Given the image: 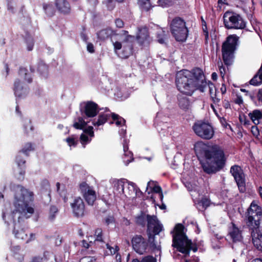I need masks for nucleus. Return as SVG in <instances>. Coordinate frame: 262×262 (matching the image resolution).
Returning <instances> with one entry per match:
<instances>
[{"instance_id":"obj_1","label":"nucleus","mask_w":262,"mask_h":262,"mask_svg":"<svg viewBox=\"0 0 262 262\" xmlns=\"http://www.w3.org/2000/svg\"><path fill=\"white\" fill-rule=\"evenodd\" d=\"M194 149L205 172L215 173L224 167L226 158L220 147L214 145L207 149L203 142H198L194 144Z\"/></svg>"},{"instance_id":"obj_2","label":"nucleus","mask_w":262,"mask_h":262,"mask_svg":"<svg viewBox=\"0 0 262 262\" xmlns=\"http://www.w3.org/2000/svg\"><path fill=\"white\" fill-rule=\"evenodd\" d=\"M176 82L178 90L188 96L192 95L196 90L203 92L207 86L203 72L199 68L179 71L177 74Z\"/></svg>"},{"instance_id":"obj_3","label":"nucleus","mask_w":262,"mask_h":262,"mask_svg":"<svg viewBox=\"0 0 262 262\" xmlns=\"http://www.w3.org/2000/svg\"><path fill=\"white\" fill-rule=\"evenodd\" d=\"M246 223L249 229L251 230L252 242L254 246L259 251H262V234L257 233L255 237L254 231L256 232L260 227L262 219V210L260 206L252 202L245 213Z\"/></svg>"},{"instance_id":"obj_4","label":"nucleus","mask_w":262,"mask_h":262,"mask_svg":"<svg viewBox=\"0 0 262 262\" xmlns=\"http://www.w3.org/2000/svg\"><path fill=\"white\" fill-rule=\"evenodd\" d=\"M184 226L182 224L176 225L172 237V247L177 249V250L185 255L189 256L190 252L192 250L194 253L196 252L199 246L196 240L192 242L188 239L187 236L184 232Z\"/></svg>"},{"instance_id":"obj_5","label":"nucleus","mask_w":262,"mask_h":262,"mask_svg":"<svg viewBox=\"0 0 262 262\" xmlns=\"http://www.w3.org/2000/svg\"><path fill=\"white\" fill-rule=\"evenodd\" d=\"M112 193L115 196H140L142 192L135 183L125 179H112L110 180Z\"/></svg>"},{"instance_id":"obj_6","label":"nucleus","mask_w":262,"mask_h":262,"mask_svg":"<svg viewBox=\"0 0 262 262\" xmlns=\"http://www.w3.org/2000/svg\"><path fill=\"white\" fill-rule=\"evenodd\" d=\"M126 31H123L118 36L119 40L113 41L115 52L122 58H127L132 53V48L130 42L134 36L128 35Z\"/></svg>"},{"instance_id":"obj_7","label":"nucleus","mask_w":262,"mask_h":262,"mask_svg":"<svg viewBox=\"0 0 262 262\" xmlns=\"http://www.w3.org/2000/svg\"><path fill=\"white\" fill-rule=\"evenodd\" d=\"M238 37L235 34L228 36L222 47L223 60L225 64L229 66L233 61L234 53L237 45Z\"/></svg>"},{"instance_id":"obj_8","label":"nucleus","mask_w":262,"mask_h":262,"mask_svg":"<svg viewBox=\"0 0 262 262\" xmlns=\"http://www.w3.org/2000/svg\"><path fill=\"white\" fill-rule=\"evenodd\" d=\"M224 24L228 29H243L246 23L241 16L232 11H227L223 15Z\"/></svg>"},{"instance_id":"obj_9","label":"nucleus","mask_w":262,"mask_h":262,"mask_svg":"<svg viewBox=\"0 0 262 262\" xmlns=\"http://www.w3.org/2000/svg\"><path fill=\"white\" fill-rule=\"evenodd\" d=\"M170 30L175 39L178 41H185L188 36V29L185 21L180 18H175L170 24Z\"/></svg>"},{"instance_id":"obj_10","label":"nucleus","mask_w":262,"mask_h":262,"mask_svg":"<svg viewBox=\"0 0 262 262\" xmlns=\"http://www.w3.org/2000/svg\"><path fill=\"white\" fill-rule=\"evenodd\" d=\"M131 242L134 250L140 255L149 252L151 247L156 246L154 242L150 243L149 239L144 238L141 235L134 236Z\"/></svg>"},{"instance_id":"obj_11","label":"nucleus","mask_w":262,"mask_h":262,"mask_svg":"<svg viewBox=\"0 0 262 262\" xmlns=\"http://www.w3.org/2000/svg\"><path fill=\"white\" fill-rule=\"evenodd\" d=\"M193 129L197 136L204 139H210L214 134L213 127L209 123L202 121L196 122L193 125Z\"/></svg>"},{"instance_id":"obj_12","label":"nucleus","mask_w":262,"mask_h":262,"mask_svg":"<svg viewBox=\"0 0 262 262\" xmlns=\"http://www.w3.org/2000/svg\"><path fill=\"white\" fill-rule=\"evenodd\" d=\"M147 231L149 238L154 239L155 235H158L163 230V226L155 215H146Z\"/></svg>"},{"instance_id":"obj_13","label":"nucleus","mask_w":262,"mask_h":262,"mask_svg":"<svg viewBox=\"0 0 262 262\" xmlns=\"http://www.w3.org/2000/svg\"><path fill=\"white\" fill-rule=\"evenodd\" d=\"M230 172L234 177L239 191L244 192L246 190V184L243 170L240 166L235 165L231 167Z\"/></svg>"},{"instance_id":"obj_14","label":"nucleus","mask_w":262,"mask_h":262,"mask_svg":"<svg viewBox=\"0 0 262 262\" xmlns=\"http://www.w3.org/2000/svg\"><path fill=\"white\" fill-rule=\"evenodd\" d=\"M15 198L14 206L16 211L25 214L34 213V208L30 205V202L25 200L26 198Z\"/></svg>"},{"instance_id":"obj_15","label":"nucleus","mask_w":262,"mask_h":262,"mask_svg":"<svg viewBox=\"0 0 262 262\" xmlns=\"http://www.w3.org/2000/svg\"><path fill=\"white\" fill-rule=\"evenodd\" d=\"M81 112L88 118L96 116L99 111L98 105L93 101H86L81 104Z\"/></svg>"},{"instance_id":"obj_16","label":"nucleus","mask_w":262,"mask_h":262,"mask_svg":"<svg viewBox=\"0 0 262 262\" xmlns=\"http://www.w3.org/2000/svg\"><path fill=\"white\" fill-rule=\"evenodd\" d=\"M228 235L233 243L240 242L243 239L242 231L241 230L235 225L231 222L228 227Z\"/></svg>"},{"instance_id":"obj_17","label":"nucleus","mask_w":262,"mask_h":262,"mask_svg":"<svg viewBox=\"0 0 262 262\" xmlns=\"http://www.w3.org/2000/svg\"><path fill=\"white\" fill-rule=\"evenodd\" d=\"M73 213L75 217H82L84 214L85 205L81 198L75 199L74 202L71 203Z\"/></svg>"},{"instance_id":"obj_18","label":"nucleus","mask_w":262,"mask_h":262,"mask_svg":"<svg viewBox=\"0 0 262 262\" xmlns=\"http://www.w3.org/2000/svg\"><path fill=\"white\" fill-rule=\"evenodd\" d=\"M146 191L148 194L152 195H158L159 196H163V193L161 187L158 183L154 181L148 182L146 187Z\"/></svg>"},{"instance_id":"obj_19","label":"nucleus","mask_w":262,"mask_h":262,"mask_svg":"<svg viewBox=\"0 0 262 262\" xmlns=\"http://www.w3.org/2000/svg\"><path fill=\"white\" fill-rule=\"evenodd\" d=\"M193 201L196 208L201 211L205 210L211 204L209 198H195Z\"/></svg>"},{"instance_id":"obj_20","label":"nucleus","mask_w":262,"mask_h":262,"mask_svg":"<svg viewBox=\"0 0 262 262\" xmlns=\"http://www.w3.org/2000/svg\"><path fill=\"white\" fill-rule=\"evenodd\" d=\"M94 136V133L92 126H89L83 130V133L81 135L80 138V142L83 147H84L86 144L91 142Z\"/></svg>"},{"instance_id":"obj_21","label":"nucleus","mask_w":262,"mask_h":262,"mask_svg":"<svg viewBox=\"0 0 262 262\" xmlns=\"http://www.w3.org/2000/svg\"><path fill=\"white\" fill-rule=\"evenodd\" d=\"M123 155L122 159L125 165H127L134 160L133 154L128 150V142L126 140L123 143Z\"/></svg>"},{"instance_id":"obj_22","label":"nucleus","mask_w":262,"mask_h":262,"mask_svg":"<svg viewBox=\"0 0 262 262\" xmlns=\"http://www.w3.org/2000/svg\"><path fill=\"white\" fill-rule=\"evenodd\" d=\"M136 37L141 43L148 42L149 37L147 28L145 27L139 28Z\"/></svg>"},{"instance_id":"obj_23","label":"nucleus","mask_w":262,"mask_h":262,"mask_svg":"<svg viewBox=\"0 0 262 262\" xmlns=\"http://www.w3.org/2000/svg\"><path fill=\"white\" fill-rule=\"evenodd\" d=\"M55 6L60 12L67 13L70 10V7L69 3L66 0H56Z\"/></svg>"},{"instance_id":"obj_24","label":"nucleus","mask_w":262,"mask_h":262,"mask_svg":"<svg viewBox=\"0 0 262 262\" xmlns=\"http://www.w3.org/2000/svg\"><path fill=\"white\" fill-rule=\"evenodd\" d=\"M79 188L81 192L84 196H95L96 192L86 183L83 182L80 184Z\"/></svg>"},{"instance_id":"obj_25","label":"nucleus","mask_w":262,"mask_h":262,"mask_svg":"<svg viewBox=\"0 0 262 262\" xmlns=\"http://www.w3.org/2000/svg\"><path fill=\"white\" fill-rule=\"evenodd\" d=\"M249 116L255 125L258 124L262 121V112L255 110L249 114Z\"/></svg>"},{"instance_id":"obj_26","label":"nucleus","mask_w":262,"mask_h":262,"mask_svg":"<svg viewBox=\"0 0 262 262\" xmlns=\"http://www.w3.org/2000/svg\"><path fill=\"white\" fill-rule=\"evenodd\" d=\"M13 233L14 234L15 237L18 239H20L25 241L27 239L28 234L26 233L24 228L16 229V225H15Z\"/></svg>"},{"instance_id":"obj_27","label":"nucleus","mask_w":262,"mask_h":262,"mask_svg":"<svg viewBox=\"0 0 262 262\" xmlns=\"http://www.w3.org/2000/svg\"><path fill=\"white\" fill-rule=\"evenodd\" d=\"M110 117V114L107 112L103 114H101L99 116L97 120H94L93 121V124L95 126H99L103 125L107 121L108 117Z\"/></svg>"},{"instance_id":"obj_28","label":"nucleus","mask_w":262,"mask_h":262,"mask_svg":"<svg viewBox=\"0 0 262 262\" xmlns=\"http://www.w3.org/2000/svg\"><path fill=\"white\" fill-rule=\"evenodd\" d=\"M16 194L21 196H32L33 193L32 191L21 186H17L15 189Z\"/></svg>"},{"instance_id":"obj_29","label":"nucleus","mask_w":262,"mask_h":262,"mask_svg":"<svg viewBox=\"0 0 262 262\" xmlns=\"http://www.w3.org/2000/svg\"><path fill=\"white\" fill-rule=\"evenodd\" d=\"M89 122L86 118L79 117L77 120H75L73 126L77 129H82L85 127L87 123Z\"/></svg>"},{"instance_id":"obj_30","label":"nucleus","mask_w":262,"mask_h":262,"mask_svg":"<svg viewBox=\"0 0 262 262\" xmlns=\"http://www.w3.org/2000/svg\"><path fill=\"white\" fill-rule=\"evenodd\" d=\"M135 220L137 225L144 226L146 221V215L143 211H141L140 214L136 217Z\"/></svg>"},{"instance_id":"obj_31","label":"nucleus","mask_w":262,"mask_h":262,"mask_svg":"<svg viewBox=\"0 0 262 262\" xmlns=\"http://www.w3.org/2000/svg\"><path fill=\"white\" fill-rule=\"evenodd\" d=\"M207 85H208V86L209 88L210 94V96H211L212 100L214 102H219V99L216 98V89H215V86L214 85V84L210 82L209 83L207 82Z\"/></svg>"},{"instance_id":"obj_32","label":"nucleus","mask_w":262,"mask_h":262,"mask_svg":"<svg viewBox=\"0 0 262 262\" xmlns=\"http://www.w3.org/2000/svg\"><path fill=\"white\" fill-rule=\"evenodd\" d=\"M112 117L117 126H122L124 125L125 121L123 118L114 113L112 114Z\"/></svg>"},{"instance_id":"obj_33","label":"nucleus","mask_w":262,"mask_h":262,"mask_svg":"<svg viewBox=\"0 0 262 262\" xmlns=\"http://www.w3.org/2000/svg\"><path fill=\"white\" fill-rule=\"evenodd\" d=\"M138 4L142 9L145 10H148L151 7L149 0H138Z\"/></svg>"},{"instance_id":"obj_34","label":"nucleus","mask_w":262,"mask_h":262,"mask_svg":"<svg viewBox=\"0 0 262 262\" xmlns=\"http://www.w3.org/2000/svg\"><path fill=\"white\" fill-rule=\"evenodd\" d=\"M58 212V208L54 205L50 207L49 219L52 221L55 219L56 213Z\"/></svg>"},{"instance_id":"obj_35","label":"nucleus","mask_w":262,"mask_h":262,"mask_svg":"<svg viewBox=\"0 0 262 262\" xmlns=\"http://www.w3.org/2000/svg\"><path fill=\"white\" fill-rule=\"evenodd\" d=\"M139 262H157V260L156 258L152 255H148L140 258Z\"/></svg>"},{"instance_id":"obj_36","label":"nucleus","mask_w":262,"mask_h":262,"mask_svg":"<svg viewBox=\"0 0 262 262\" xmlns=\"http://www.w3.org/2000/svg\"><path fill=\"white\" fill-rule=\"evenodd\" d=\"M94 235L96 236L95 241L103 242L102 230L101 228H97L95 231Z\"/></svg>"},{"instance_id":"obj_37","label":"nucleus","mask_w":262,"mask_h":262,"mask_svg":"<svg viewBox=\"0 0 262 262\" xmlns=\"http://www.w3.org/2000/svg\"><path fill=\"white\" fill-rule=\"evenodd\" d=\"M180 106L183 109L187 108L190 105V102L186 98H183L179 100Z\"/></svg>"},{"instance_id":"obj_38","label":"nucleus","mask_w":262,"mask_h":262,"mask_svg":"<svg viewBox=\"0 0 262 262\" xmlns=\"http://www.w3.org/2000/svg\"><path fill=\"white\" fill-rule=\"evenodd\" d=\"M66 140L70 147H75L77 144V140L73 136L67 138Z\"/></svg>"},{"instance_id":"obj_39","label":"nucleus","mask_w":262,"mask_h":262,"mask_svg":"<svg viewBox=\"0 0 262 262\" xmlns=\"http://www.w3.org/2000/svg\"><path fill=\"white\" fill-rule=\"evenodd\" d=\"M106 247H107V249L108 250V251L106 252L107 255L115 254H116L118 252V251L119 250V247L117 246H116L115 248H114L113 247H112L110 245H109L108 244H106Z\"/></svg>"},{"instance_id":"obj_40","label":"nucleus","mask_w":262,"mask_h":262,"mask_svg":"<svg viewBox=\"0 0 262 262\" xmlns=\"http://www.w3.org/2000/svg\"><path fill=\"white\" fill-rule=\"evenodd\" d=\"M174 2L173 0H159L158 3L160 6L162 7H166L171 6Z\"/></svg>"},{"instance_id":"obj_41","label":"nucleus","mask_w":262,"mask_h":262,"mask_svg":"<svg viewBox=\"0 0 262 262\" xmlns=\"http://www.w3.org/2000/svg\"><path fill=\"white\" fill-rule=\"evenodd\" d=\"M185 187L187 188L189 191L196 190L197 186L195 184L192 183L190 182L186 181L184 182Z\"/></svg>"},{"instance_id":"obj_42","label":"nucleus","mask_w":262,"mask_h":262,"mask_svg":"<svg viewBox=\"0 0 262 262\" xmlns=\"http://www.w3.org/2000/svg\"><path fill=\"white\" fill-rule=\"evenodd\" d=\"M21 86H20L19 82L17 81L14 83V93L16 96L19 97L21 96L20 91H21Z\"/></svg>"},{"instance_id":"obj_43","label":"nucleus","mask_w":262,"mask_h":262,"mask_svg":"<svg viewBox=\"0 0 262 262\" xmlns=\"http://www.w3.org/2000/svg\"><path fill=\"white\" fill-rule=\"evenodd\" d=\"M43 9L46 13L49 15L52 14L53 9L52 6L50 4H45L43 5Z\"/></svg>"},{"instance_id":"obj_44","label":"nucleus","mask_w":262,"mask_h":262,"mask_svg":"<svg viewBox=\"0 0 262 262\" xmlns=\"http://www.w3.org/2000/svg\"><path fill=\"white\" fill-rule=\"evenodd\" d=\"M33 149V147L31 143H27L25 147L21 149V152L25 154H27V152Z\"/></svg>"},{"instance_id":"obj_45","label":"nucleus","mask_w":262,"mask_h":262,"mask_svg":"<svg viewBox=\"0 0 262 262\" xmlns=\"http://www.w3.org/2000/svg\"><path fill=\"white\" fill-rule=\"evenodd\" d=\"M98 37L100 39H104L108 36V34L106 30H101L98 33Z\"/></svg>"},{"instance_id":"obj_46","label":"nucleus","mask_w":262,"mask_h":262,"mask_svg":"<svg viewBox=\"0 0 262 262\" xmlns=\"http://www.w3.org/2000/svg\"><path fill=\"white\" fill-rule=\"evenodd\" d=\"M251 132L254 136H255L257 138H258V136H259V131L258 127L256 126H252Z\"/></svg>"},{"instance_id":"obj_47","label":"nucleus","mask_w":262,"mask_h":262,"mask_svg":"<svg viewBox=\"0 0 262 262\" xmlns=\"http://www.w3.org/2000/svg\"><path fill=\"white\" fill-rule=\"evenodd\" d=\"M27 70L26 69H21L19 71V74L21 76L25 75V79H27V81L30 82L31 81V78L30 77H28V74L26 73Z\"/></svg>"},{"instance_id":"obj_48","label":"nucleus","mask_w":262,"mask_h":262,"mask_svg":"<svg viewBox=\"0 0 262 262\" xmlns=\"http://www.w3.org/2000/svg\"><path fill=\"white\" fill-rule=\"evenodd\" d=\"M20 250V246H14L11 247V251L13 253L14 256L18 254Z\"/></svg>"},{"instance_id":"obj_49","label":"nucleus","mask_w":262,"mask_h":262,"mask_svg":"<svg viewBox=\"0 0 262 262\" xmlns=\"http://www.w3.org/2000/svg\"><path fill=\"white\" fill-rule=\"evenodd\" d=\"M87 51L91 53H93L95 52L94 46L93 43L88 42L86 46Z\"/></svg>"},{"instance_id":"obj_50","label":"nucleus","mask_w":262,"mask_h":262,"mask_svg":"<svg viewBox=\"0 0 262 262\" xmlns=\"http://www.w3.org/2000/svg\"><path fill=\"white\" fill-rule=\"evenodd\" d=\"M220 122H221L222 126L224 128H229L230 129H231V127H230V125L227 122V121L225 118H221Z\"/></svg>"},{"instance_id":"obj_51","label":"nucleus","mask_w":262,"mask_h":262,"mask_svg":"<svg viewBox=\"0 0 262 262\" xmlns=\"http://www.w3.org/2000/svg\"><path fill=\"white\" fill-rule=\"evenodd\" d=\"M87 202V203L90 205H93L94 202L96 200L97 198H84Z\"/></svg>"},{"instance_id":"obj_52","label":"nucleus","mask_w":262,"mask_h":262,"mask_svg":"<svg viewBox=\"0 0 262 262\" xmlns=\"http://www.w3.org/2000/svg\"><path fill=\"white\" fill-rule=\"evenodd\" d=\"M241 91L246 93V95L249 96L252 100L254 99V94H251L248 91H247L246 89H241Z\"/></svg>"},{"instance_id":"obj_53","label":"nucleus","mask_w":262,"mask_h":262,"mask_svg":"<svg viewBox=\"0 0 262 262\" xmlns=\"http://www.w3.org/2000/svg\"><path fill=\"white\" fill-rule=\"evenodd\" d=\"M115 24L118 28H122L124 25L123 21L120 19H117L115 21Z\"/></svg>"},{"instance_id":"obj_54","label":"nucleus","mask_w":262,"mask_h":262,"mask_svg":"<svg viewBox=\"0 0 262 262\" xmlns=\"http://www.w3.org/2000/svg\"><path fill=\"white\" fill-rule=\"evenodd\" d=\"M114 217L110 216L105 219V222L107 225H108L111 223H112L114 222Z\"/></svg>"},{"instance_id":"obj_55","label":"nucleus","mask_w":262,"mask_h":262,"mask_svg":"<svg viewBox=\"0 0 262 262\" xmlns=\"http://www.w3.org/2000/svg\"><path fill=\"white\" fill-rule=\"evenodd\" d=\"M35 238V234L34 233H32L30 234V237L28 238H27V239H26V243H29L31 241L34 240Z\"/></svg>"},{"instance_id":"obj_56","label":"nucleus","mask_w":262,"mask_h":262,"mask_svg":"<svg viewBox=\"0 0 262 262\" xmlns=\"http://www.w3.org/2000/svg\"><path fill=\"white\" fill-rule=\"evenodd\" d=\"M82 246L86 249H88L90 247V244L84 239L82 240Z\"/></svg>"},{"instance_id":"obj_57","label":"nucleus","mask_w":262,"mask_h":262,"mask_svg":"<svg viewBox=\"0 0 262 262\" xmlns=\"http://www.w3.org/2000/svg\"><path fill=\"white\" fill-rule=\"evenodd\" d=\"M219 70H220L221 75L222 77L223 78L225 75V68L223 67V66H220Z\"/></svg>"},{"instance_id":"obj_58","label":"nucleus","mask_w":262,"mask_h":262,"mask_svg":"<svg viewBox=\"0 0 262 262\" xmlns=\"http://www.w3.org/2000/svg\"><path fill=\"white\" fill-rule=\"evenodd\" d=\"M257 99L259 101L262 102V89H260L257 94Z\"/></svg>"},{"instance_id":"obj_59","label":"nucleus","mask_w":262,"mask_h":262,"mask_svg":"<svg viewBox=\"0 0 262 262\" xmlns=\"http://www.w3.org/2000/svg\"><path fill=\"white\" fill-rule=\"evenodd\" d=\"M42 258L40 257H34L31 262H41Z\"/></svg>"},{"instance_id":"obj_60","label":"nucleus","mask_w":262,"mask_h":262,"mask_svg":"<svg viewBox=\"0 0 262 262\" xmlns=\"http://www.w3.org/2000/svg\"><path fill=\"white\" fill-rule=\"evenodd\" d=\"M235 103L239 105L243 104V100L242 97H237V98L235 100Z\"/></svg>"},{"instance_id":"obj_61","label":"nucleus","mask_w":262,"mask_h":262,"mask_svg":"<svg viewBox=\"0 0 262 262\" xmlns=\"http://www.w3.org/2000/svg\"><path fill=\"white\" fill-rule=\"evenodd\" d=\"M115 258L116 262H121V256L118 252L116 254Z\"/></svg>"},{"instance_id":"obj_62","label":"nucleus","mask_w":262,"mask_h":262,"mask_svg":"<svg viewBox=\"0 0 262 262\" xmlns=\"http://www.w3.org/2000/svg\"><path fill=\"white\" fill-rule=\"evenodd\" d=\"M47 70V67L46 65L42 64H41L39 67H38V70L39 71L42 70V71H46Z\"/></svg>"},{"instance_id":"obj_63","label":"nucleus","mask_w":262,"mask_h":262,"mask_svg":"<svg viewBox=\"0 0 262 262\" xmlns=\"http://www.w3.org/2000/svg\"><path fill=\"white\" fill-rule=\"evenodd\" d=\"M221 91L222 94H224L226 92V87L224 84L222 85L221 88Z\"/></svg>"},{"instance_id":"obj_64","label":"nucleus","mask_w":262,"mask_h":262,"mask_svg":"<svg viewBox=\"0 0 262 262\" xmlns=\"http://www.w3.org/2000/svg\"><path fill=\"white\" fill-rule=\"evenodd\" d=\"M158 40L160 43H163L164 42V38L163 37H161L159 35L158 36Z\"/></svg>"}]
</instances>
